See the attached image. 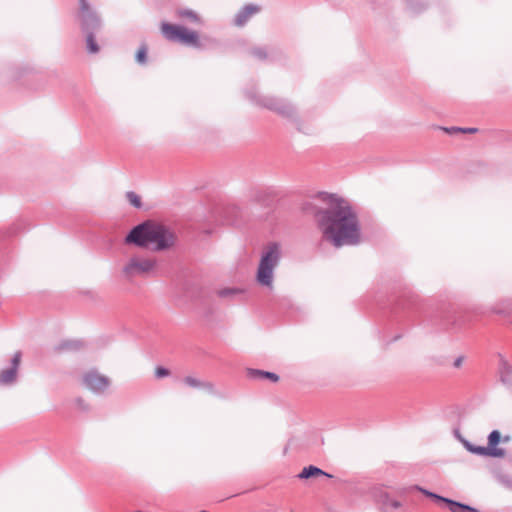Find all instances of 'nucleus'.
I'll use <instances>...</instances> for the list:
<instances>
[{"label": "nucleus", "mask_w": 512, "mask_h": 512, "mask_svg": "<svg viewBox=\"0 0 512 512\" xmlns=\"http://www.w3.org/2000/svg\"><path fill=\"white\" fill-rule=\"evenodd\" d=\"M259 12V8L254 5L245 6L235 17V24L243 26L253 15Z\"/></svg>", "instance_id": "nucleus-10"}, {"label": "nucleus", "mask_w": 512, "mask_h": 512, "mask_svg": "<svg viewBox=\"0 0 512 512\" xmlns=\"http://www.w3.org/2000/svg\"><path fill=\"white\" fill-rule=\"evenodd\" d=\"M457 131H461V132H464V133H475V132H477V129L476 128L457 129Z\"/></svg>", "instance_id": "nucleus-22"}, {"label": "nucleus", "mask_w": 512, "mask_h": 512, "mask_svg": "<svg viewBox=\"0 0 512 512\" xmlns=\"http://www.w3.org/2000/svg\"><path fill=\"white\" fill-rule=\"evenodd\" d=\"M461 361H462L461 358L457 359L456 362H455V366L459 367L461 365Z\"/></svg>", "instance_id": "nucleus-23"}, {"label": "nucleus", "mask_w": 512, "mask_h": 512, "mask_svg": "<svg viewBox=\"0 0 512 512\" xmlns=\"http://www.w3.org/2000/svg\"><path fill=\"white\" fill-rule=\"evenodd\" d=\"M417 489L422 492L425 496L430 497L436 501L443 502L449 506V509L451 512H479L477 509L470 507L468 505L450 500L448 498L439 496L435 493H432L428 490H425L423 488L417 487Z\"/></svg>", "instance_id": "nucleus-8"}, {"label": "nucleus", "mask_w": 512, "mask_h": 512, "mask_svg": "<svg viewBox=\"0 0 512 512\" xmlns=\"http://www.w3.org/2000/svg\"><path fill=\"white\" fill-rule=\"evenodd\" d=\"M154 372L157 378H164L170 375V371L167 368L161 366L156 367Z\"/></svg>", "instance_id": "nucleus-19"}, {"label": "nucleus", "mask_w": 512, "mask_h": 512, "mask_svg": "<svg viewBox=\"0 0 512 512\" xmlns=\"http://www.w3.org/2000/svg\"><path fill=\"white\" fill-rule=\"evenodd\" d=\"M87 49L90 53L95 54L99 52L100 48L95 41L94 35L89 32L86 36Z\"/></svg>", "instance_id": "nucleus-14"}, {"label": "nucleus", "mask_w": 512, "mask_h": 512, "mask_svg": "<svg viewBox=\"0 0 512 512\" xmlns=\"http://www.w3.org/2000/svg\"><path fill=\"white\" fill-rule=\"evenodd\" d=\"M16 372L15 369L4 370L0 373V381L2 383H9L15 379Z\"/></svg>", "instance_id": "nucleus-16"}, {"label": "nucleus", "mask_w": 512, "mask_h": 512, "mask_svg": "<svg viewBox=\"0 0 512 512\" xmlns=\"http://www.w3.org/2000/svg\"><path fill=\"white\" fill-rule=\"evenodd\" d=\"M147 59V47L142 45L136 53V61L140 64H144Z\"/></svg>", "instance_id": "nucleus-17"}, {"label": "nucleus", "mask_w": 512, "mask_h": 512, "mask_svg": "<svg viewBox=\"0 0 512 512\" xmlns=\"http://www.w3.org/2000/svg\"><path fill=\"white\" fill-rule=\"evenodd\" d=\"M80 4V20L85 30L95 28L99 25L97 15L91 10L87 0H79Z\"/></svg>", "instance_id": "nucleus-9"}, {"label": "nucleus", "mask_w": 512, "mask_h": 512, "mask_svg": "<svg viewBox=\"0 0 512 512\" xmlns=\"http://www.w3.org/2000/svg\"><path fill=\"white\" fill-rule=\"evenodd\" d=\"M176 16L180 19H187L192 23L201 24L202 19L200 15L191 9L181 8L176 10Z\"/></svg>", "instance_id": "nucleus-12"}, {"label": "nucleus", "mask_w": 512, "mask_h": 512, "mask_svg": "<svg viewBox=\"0 0 512 512\" xmlns=\"http://www.w3.org/2000/svg\"><path fill=\"white\" fill-rule=\"evenodd\" d=\"M239 292H240V290H238V289L224 288V289L218 290L217 294L220 297H229V296L235 295V294H237Z\"/></svg>", "instance_id": "nucleus-18"}, {"label": "nucleus", "mask_w": 512, "mask_h": 512, "mask_svg": "<svg viewBox=\"0 0 512 512\" xmlns=\"http://www.w3.org/2000/svg\"><path fill=\"white\" fill-rule=\"evenodd\" d=\"M501 439L500 432L494 430L490 433L488 437V445L486 447L483 446H474L469 443H465V447L472 453L483 456H491V457H503L505 452L503 449L498 448Z\"/></svg>", "instance_id": "nucleus-6"}, {"label": "nucleus", "mask_w": 512, "mask_h": 512, "mask_svg": "<svg viewBox=\"0 0 512 512\" xmlns=\"http://www.w3.org/2000/svg\"><path fill=\"white\" fill-rule=\"evenodd\" d=\"M162 35L169 41H178L181 44L194 48L201 47L200 35L197 31L186 28L182 25L162 22L160 25Z\"/></svg>", "instance_id": "nucleus-4"}, {"label": "nucleus", "mask_w": 512, "mask_h": 512, "mask_svg": "<svg viewBox=\"0 0 512 512\" xmlns=\"http://www.w3.org/2000/svg\"><path fill=\"white\" fill-rule=\"evenodd\" d=\"M84 385L94 393H103L109 386V379L97 370H90L82 377Z\"/></svg>", "instance_id": "nucleus-7"}, {"label": "nucleus", "mask_w": 512, "mask_h": 512, "mask_svg": "<svg viewBox=\"0 0 512 512\" xmlns=\"http://www.w3.org/2000/svg\"><path fill=\"white\" fill-rule=\"evenodd\" d=\"M303 211L314 215L322 238L339 248L360 241L357 216L344 199L333 194L319 193L306 201Z\"/></svg>", "instance_id": "nucleus-1"}, {"label": "nucleus", "mask_w": 512, "mask_h": 512, "mask_svg": "<svg viewBox=\"0 0 512 512\" xmlns=\"http://www.w3.org/2000/svg\"><path fill=\"white\" fill-rule=\"evenodd\" d=\"M250 375L254 378H258V379H268L272 382H278L279 381V376L275 373H272V372H266V371H262V370H252L250 372Z\"/></svg>", "instance_id": "nucleus-13"}, {"label": "nucleus", "mask_w": 512, "mask_h": 512, "mask_svg": "<svg viewBox=\"0 0 512 512\" xmlns=\"http://www.w3.org/2000/svg\"><path fill=\"white\" fill-rule=\"evenodd\" d=\"M319 476H326V477H332L330 474L324 472L320 468L310 465L307 467H304L301 471V473L298 475L300 479H309L313 477H319Z\"/></svg>", "instance_id": "nucleus-11"}, {"label": "nucleus", "mask_w": 512, "mask_h": 512, "mask_svg": "<svg viewBox=\"0 0 512 512\" xmlns=\"http://www.w3.org/2000/svg\"><path fill=\"white\" fill-rule=\"evenodd\" d=\"M176 237L172 231L162 224L147 221L131 230L126 237L127 243L140 247L151 248L153 251H163L174 246Z\"/></svg>", "instance_id": "nucleus-2"}, {"label": "nucleus", "mask_w": 512, "mask_h": 512, "mask_svg": "<svg viewBox=\"0 0 512 512\" xmlns=\"http://www.w3.org/2000/svg\"><path fill=\"white\" fill-rule=\"evenodd\" d=\"M77 402L78 404H82L83 401L81 399H78Z\"/></svg>", "instance_id": "nucleus-24"}, {"label": "nucleus", "mask_w": 512, "mask_h": 512, "mask_svg": "<svg viewBox=\"0 0 512 512\" xmlns=\"http://www.w3.org/2000/svg\"><path fill=\"white\" fill-rule=\"evenodd\" d=\"M126 198L127 200L129 201V203L134 206L135 208H140L142 203H141V197L136 194L135 192L133 191H129L126 193Z\"/></svg>", "instance_id": "nucleus-15"}, {"label": "nucleus", "mask_w": 512, "mask_h": 512, "mask_svg": "<svg viewBox=\"0 0 512 512\" xmlns=\"http://www.w3.org/2000/svg\"><path fill=\"white\" fill-rule=\"evenodd\" d=\"M184 382L191 387H199L201 385L199 380L191 376L185 377Z\"/></svg>", "instance_id": "nucleus-20"}, {"label": "nucleus", "mask_w": 512, "mask_h": 512, "mask_svg": "<svg viewBox=\"0 0 512 512\" xmlns=\"http://www.w3.org/2000/svg\"><path fill=\"white\" fill-rule=\"evenodd\" d=\"M20 360H21V354L19 352H17L14 357H13V365L14 367L12 369H17L19 363H20Z\"/></svg>", "instance_id": "nucleus-21"}, {"label": "nucleus", "mask_w": 512, "mask_h": 512, "mask_svg": "<svg viewBox=\"0 0 512 512\" xmlns=\"http://www.w3.org/2000/svg\"><path fill=\"white\" fill-rule=\"evenodd\" d=\"M156 268V260L149 257L132 256L123 267V273L127 278L144 276Z\"/></svg>", "instance_id": "nucleus-5"}, {"label": "nucleus", "mask_w": 512, "mask_h": 512, "mask_svg": "<svg viewBox=\"0 0 512 512\" xmlns=\"http://www.w3.org/2000/svg\"><path fill=\"white\" fill-rule=\"evenodd\" d=\"M281 256V246L278 243H269L263 248L256 271V281L259 285L270 289L273 287L274 271Z\"/></svg>", "instance_id": "nucleus-3"}]
</instances>
